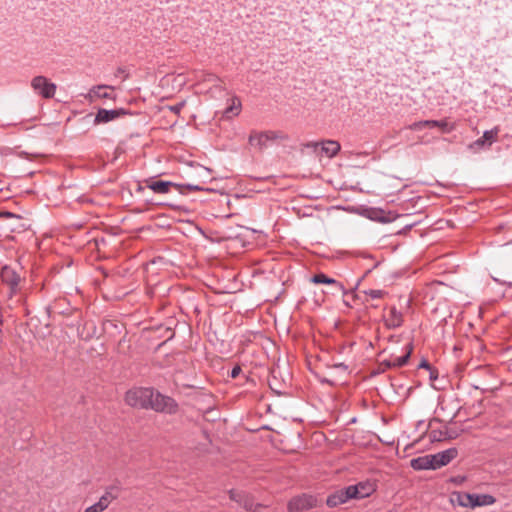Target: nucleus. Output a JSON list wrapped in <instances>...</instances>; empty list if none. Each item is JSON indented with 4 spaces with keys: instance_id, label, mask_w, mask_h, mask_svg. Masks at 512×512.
<instances>
[{
    "instance_id": "23",
    "label": "nucleus",
    "mask_w": 512,
    "mask_h": 512,
    "mask_svg": "<svg viewBox=\"0 0 512 512\" xmlns=\"http://www.w3.org/2000/svg\"><path fill=\"white\" fill-rule=\"evenodd\" d=\"M410 353H411V348L409 346H407V351L404 355L392 357L390 359V365L395 366V367L404 366L410 357Z\"/></svg>"
},
{
    "instance_id": "9",
    "label": "nucleus",
    "mask_w": 512,
    "mask_h": 512,
    "mask_svg": "<svg viewBox=\"0 0 512 512\" xmlns=\"http://www.w3.org/2000/svg\"><path fill=\"white\" fill-rule=\"evenodd\" d=\"M315 499L312 496L301 495L291 499L288 503L290 512H300L313 507Z\"/></svg>"
},
{
    "instance_id": "2",
    "label": "nucleus",
    "mask_w": 512,
    "mask_h": 512,
    "mask_svg": "<svg viewBox=\"0 0 512 512\" xmlns=\"http://www.w3.org/2000/svg\"><path fill=\"white\" fill-rule=\"evenodd\" d=\"M282 135L276 131H251L248 142L250 146L262 150L266 148L271 142L281 139Z\"/></svg>"
},
{
    "instance_id": "14",
    "label": "nucleus",
    "mask_w": 512,
    "mask_h": 512,
    "mask_svg": "<svg viewBox=\"0 0 512 512\" xmlns=\"http://www.w3.org/2000/svg\"><path fill=\"white\" fill-rule=\"evenodd\" d=\"M229 495L231 500L243 505L247 511H255V505L250 496L235 490H231Z\"/></svg>"
},
{
    "instance_id": "12",
    "label": "nucleus",
    "mask_w": 512,
    "mask_h": 512,
    "mask_svg": "<svg viewBox=\"0 0 512 512\" xmlns=\"http://www.w3.org/2000/svg\"><path fill=\"white\" fill-rule=\"evenodd\" d=\"M348 493V488L340 489L335 491L333 494H331L327 500L326 503L329 507H336L338 505L346 503L351 498V495Z\"/></svg>"
},
{
    "instance_id": "11",
    "label": "nucleus",
    "mask_w": 512,
    "mask_h": 512,
    "mask_svg": "<svg viewBox=\"0 0 512 512\" xmlns=\"http://www.w3.org/2000/svg\"><path fill=\"white\" fill-rule=\"evenodd\" d=\"M384 322L389 329L398 328L403 323V315L396 307H390L388 312L384 314Z\"/></svg>"
},
{
    "instance_id": "22",
    "label": "nucleus",
    "mask_w": 512,
    "mask_h": 512,
    "mask_svg": "<svg viewBox=\"0 0 512 512\" xmlns=\"http://www.w3.org/2000/svg\"><path fill=\"white\" fill-rule=\"evenodd\" d=\"M116 495H114L111 491H106L101 497L100 499L98 500V502H96L94 505V507H96L98 509V511L100 512H103L104 510H106L108 508V506L110 505V503L116 499Z\"/></svg>"
},
{
    "instance_id": "21",
    "label": "nucleus",
    "mask_w": 512,
    "mask_h": 512,
    "mask_svg": "<svg viewBox=\"0 0 512 512\" xmlns=\"http://www.w3.org/2000/svg\"><path fill=\"white\" fill-rule=\"evenodd\" d=\"M229 102L230 103H229L228 107L224 111V115L227 118L238 116L239 113L241 112V108H242L240 99L238 97L234 96L229 100Z\"/></svg>"
},
{
    "instance_id": "4",
    "label": "nucleus",
    "mask_w": 512,
    "mask_h": 512,
    "mask_svg": "<svg viewBox=\"0 0 512 512\" xmlns=\"http://www.w3.org/2000/svg\"><path fill=\"white\" fill-rule=\"evenodd\" d=\"M33 90L43 98H52L56 92V85L50 82L45 76H36L31 81Z\"/></svg>"
},
{
    "instance_id": "26",
    "label": "nucleus",
    "mask_w": 512,
    "mask_h": 512,
    "mask_svg": "<svg viewBox=\"0 0 512 512\" xmlns=\"http://www.w3.org/2000/svg\"><path fill=\"white\" fill-rule=\"evenodd\" d=\"M196 79L198 81H207V82H216L218 80L217 76L211 73L200 72L196 74Z\"/></svg>"
},
{
    "instance_id": "25",
    "label": "nucleus",
    "mask_w": 512,
    "mask_h": 512,
    "mask_svg": "<svg viewBox=\"0 0 512 512\" xmlns=\"http://www.w3.org/2000/svg\"><path fill=\"white\" fill-rule=\"evenodd\" d=\"M363 293L371 299H380L386 295V292L380 289L365 290Z\"/></svg>"
},
{
    "instance_id": "3",
    "label": "nucleus",
    "mask_w": 512,
    "mask_h": 512,
    "mask_svg": "<svg viewBox=\"0 0 512 512\" xmlns=\"http://www.w3.org/2000/svg\"><path fill=\"white\" fill-rule=\"evenodd\" d=\"M149 408L157 412L174 414L177 411L178 405L171 397L165 396L153 389Z\"/></svg>"
},
{
    "instance_id": "27",
    "label": "nucleus",
    "mask_w": 512,
    "mask_h": 512,
    "mask_svg": "<svg viewBox=\"0 0 512 512\" xmlns=\"http://www.w3.org/2000/svg\"><path fill=\"white\" fill-rule=\"evenodd\" d=\"M425 123H426V120L414 122L411 125H409V129L412 131H420L424 128H428V125Z\"/></svg>"
},
{
    "instance_id": "1",
    "label": "nucleus",
    "mask_w": 512,
    "mask_h": 512,
    "mask_svg": "<svg viewBox=\"0 0 512 512\" xmlns=\"http://www.w3.org/2000/svg\"><path fill=\"white\" fill-rule=\"evenodd\" d=\"M152 396V388H133L127 391L125 401L131 407L148 409Z\"/></svg>"
},
{
    "instance_id": "28",
    "label": "nucleus",
    "mask_w": 512,
    "mask_h": 512,
    "mask_svg": "<svg viewBox=\"0 0 512 512\" xmlns=\"http://www.w3.org/2000/svg\"><path fill=\"white\" fill-rule=\"evenodd\" d=\"M183 107H184V103H179L177 105L171 106L170 110L172 112H174L175 114H178L182 110Z\"/></svg>"
},
{
    "instance_id": "7",
    "label": "nucleus",
    "mask_w": 512,
    "mask_h": 512,
    "mask_svg": "<svg viewBox=\"0 0 512 512\" xmlns=\"http://www.w3.org/2000/svg\"><path fill=\"white\" fill-rule=\"evenodd\" d=\"M114 87L108 85H97L92 87L85 95V99L94 102L97 99H115L113 94Z\"/></svg>"
},
{
    "instance_id": "17",
    "label": "nucleus",
    "mask_w": 512,
    "mask_h": 512,
    "mask_svg": "<svg viewBox=\"0 0 512 512\" xmlns=\"http://www.w3.org/2000/svg\"><path fill=\"white\" fill-rule=\"evenodd\" d=\"M147 187L155 193L166 194L172 187H177V185L170 181H148Z\"/></svg>"
},
{
    "instance_id": "13",
    "label": "nucleus",
    "mask_w": 512,
    "mask_h": 512,
    "mask_svg": "<svg viewBox=\"0 0 512 512\" xmlns=\"http://www.w3.org/2000/svg\"><path fill=\"white\" fill-rule=\"evenodd\" d=\"M125 112L123 110H106V109H99L96 116L94 123L100 124V123H107L112 120H115L120 115L124 114Z\"/></svg>"
},
{
    "instance_id": "15",
    "label": "nucleus",
    "mask_w": 512,
    "mask_h": 512,
    "mask_svg": "<svg viewBox=\"0 0 512 512\" xmlns=\"http://www.w3.org/2000/svg\"><path fill=\"white\" fill-rule=\"evenodd\" d=\"M471 509H474L476 507H483V506H490L493 505L496 502V499L494 496L490 494H471Z\"/></svg>"
},
{
    "instance_id": "30",
    "label": "nucleus",
    "mask_w": 512,
    "mask_h": 512,
    "mask_svg": "<svg viewBox=\"0 0 512 512\" xmlns=\"http://www.w3.org/2000/svg\"><path fill=\"white\" fill-rule=\"evenodd\" d=\"M186 188L189 189V190H192V191H199V190H203L202 187L198 186V185H192V184H188L186 185Z\"/></svg>"
},
{
    "instance_id": "5",
    "label": "nucleus",
    "mask_w": 512,
    "mask_h": 512,
    "mask_svg": "<svg viewBox=\"0 0 512 512\" xmlns=\"http://www.w3.org/2000/svg\"><path fill=\"white\" fill-rule=\"evenodd\" d=\"M307 147L313 148L319 155H324L328 158H332L340 151L341 146L335 140H325L322 142H311L307 144Z\"/></svg>"
},
{
    "instance_id": "10",
    "label": "nucleus",
    "mask_w": 512,
    "mask_h": 512,
    "mask_svg": "<svg viewBox=\"0 0 512 512\" xmlns=\"http://www.w3.org/2000/svg\"><path fill=\"white\" fill-rule=\"evenodd\" d=\"M457 456L455 448L447 449L445 451L431 455L433 470L441 468L442 466L450 463Z\"/></svg>"
},
{
    "instance_id": "31",
    "label": "nucleus",
    "mask_w": 512,
    "mask_h": 512,
    "mask_svg": "<svg viewBox=\"0 0 512 512\" xmlns=\"http://www.w3.org/2000/svg\"><path fill=\"white\" fill-rule=\"evenodd\" d=\"M84 512H100L98 511V509L96 507H94V505H91L89 507H87Z\"/></svg>"
},
{
    "instance_id": "24",
    "label": "nucleus",
    "mask_w": 512,
    "mask_h": 512,
    "mask_svg": "<svg viewBox=\"0 0 512 512\" xmlns=\"http://www.w3.org/2000/svg\"><path fill=\"white\" fill-rule=\"evenodd\" d=\"M311 282H313L315 284H338L335 279L330 278L323 273L314 275L311 278Z\"/></svg>"
},
{
    "instance_id": "18",
    "label": "nucleus",
    "mask_w": 512,
    "mask_h": 512,
    "mask_svg": "<svg viewBox=\"0 0 512 512\" xmlns=\"http://www.w3.org/2000/svg\"><path fill=\"white\" fill-rule=\"evenodd\" d=\"M499 133V128L495 127L491 130H487L483 133V136L479 139H477L473 145L475 146H484L487 144L488 146H491L493 142L496 141L497 135Z\"/></svg>"
},
{
    "instance_id": "8",
    "label": "nucleus",
    "mask_w": 512,
    "mask_h": 512,
    "mask_svg": "<svg viewBox=\"0 0 512 512\" xmlns=\"http://www.w3.org/2000/svg\"><path fill=\"white\" fill-rule=\"evenodd\" d=\"M1 279L2 281L9 286V297L12 298L14 294L17 292V288L20 282V276L16 273V271L9 267L4 266L1 270Z\"/></svg>"
},
{
    "instance_id": "19",
    "label": "nucleus",
    "mask_w": 512,
    "mask_h": 512,
    "mask_svg": "<svg viewBox=\"0 0 512 512\" xmlns=\"http://www.w3.org/2000/svg\"><path fill=\"white\" fill-rule=\"evenodd\" d=\"M425 124L428 125V128H439L442 133H450L456 128V125L454 123H450L447 119L426 120Z\"/></svg>"
},
{
    "instance_id": "16",
    "label": "nucleus",
    "mask_w": 512,
    "mask_h": 512,
    "mask_svg": "<svg viewBox=\"0 0 512 512\" xmlns=\"http://www.w3.org/2000/svg\"><path fill=\"white\" fill-rule=\"evenodd\" d=\"M471 499L472 497L470 496V493L456 491L451 494L450 501L453 505H457L464 508H470Z\"/></svg>"
},
{
    "instance_id": "29",
    "label": "nucleus",
    "mask_w": 512,
    "mask_h": 512,
    "mask_svg": "<svg viewBox=\"0 0 512 512\" xmlns=\"http://www.w3.org/2000/svg\"><path fill=\"white\" fill-rule=\"evenodd\" d=\"M240 371H241L240 367H238V366L234 367L231 371V377L236 378L239 375Z\"/></svg>"
},
{
    "instance_id": "32",
    "label": "nucleus",
    "mask_w": 512,
    "mask_h": 512,
    "mask_svg": "<svg viewBox=\"0 0 512 512\" xmlns=\"http://www.w3.org/2000/svg\"><path fill=\"white\" fill-rule=\"evenodd\" d=\"M84 512H100L98 511V509L96 507H94V505H91L89 507H87Z\"/></svg>"
},
{
    "instance_id": "6",
    "label": "nucleus",
    "mask_w": 512,
    "mask_h": 512,
    "mask_svg": "<svg viewBox=\"0 0 512 512\" xmlns=\"http://www.w3.org/2000/svg\"><path fill=\"white\" fill-rule=\"evenodd\" d=\"M348 493L352 499H363L370 496L376 489L375 484L371 481L359 482L355 485L347 487Z\"/></svg>"
},
{
    "instance_id": "20",
    "label": "nucleus",
    "mask_w": 512,
    "mask_h": 512,
    "mask_svg": "<svg viewBox=\"0 0 512 512\" xmlns=\"http://www.w3.org/2000/svg\"><path fill=\"white\" fill-rule=\"evenodd\" d=\"M410 465L415 470L433 469L431 455L420 456L411 460Z\"/></svg>"
}]
</instances>
